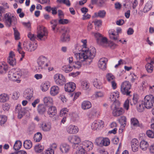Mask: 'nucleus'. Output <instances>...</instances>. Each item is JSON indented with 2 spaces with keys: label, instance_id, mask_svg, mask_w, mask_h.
Wrapping results in <instances>:
<instances>
[{
  "label": "nucleus",
  "instance_id": "obj_28",
  "mask_svg": "<svg viewBox=\"0 0 154 154\" xmlns=\"http://www.w3.org/2000/svg\"><path fill=\"white\" fill-rule=\"evenodd\" d=\"M33 95L32 91L29 89L26 90L24 93L23 97L27 99L30 100L32 97Z\"/></svg>",
  "mask_w": 154,
  "mask_h": 154
},
{
  "label": "nucleus",
  "instance_id": "obj_31",
  "mask_svg": "<svg viewBox=\"0 0 154 154\" xmlns=\"http://www.w3.org/2000/svg\"><path fill=\"white\" fill-rule=\"evenodd\" d=\"M148 143L144 140H142L140 144V149L143 151L146 150L149 147Z\"/></svg>",
  "mask_w": 154,
  "mask_h": 154
},
{
  "label": "nucleus",
  "instance_id": "obj_64",
  "mask_svg": "<svg viewBox=\"0 0 154 154\" xmlns=\"http://www.w3.org/2000/svg\"><path fill=\"white\" fill-rule=\"evenodd\" d=\"M19 97V95L17 92H15L13 93L12 96V98L14 100H17Z\"/></svg>",
  "mask_w": 154,
  "mask_h": 154
},
{
  "label": "nucleus",
  "instance_id": "obj_6",
  "mask_svg": "<svg viewBox=\"0 0 154 154\" xmlns=\"http://www.w3.org/2000/svg\"><path fill=\"white\" fill-rule=\"evenodd\" d=\"M154 103V97L153 95H149L146 96L144 99L143 104L147 109L151 108Z\"/></svg>",
  "mask_w": 154,
  "mask_h": 154
},
{
  "label": "nucleus",
  "instance_id": "obj_39",
  "mask_svg": "<svg viewBox=\"0 0 154 154\" xmlns=\"http://www.w3.org/2000/svg\"><path fill=\"white\" fill-rule=\"evenodd\" d=\"M81 86L83 89L87 90L88 89L89 87V83L87 81H83L81 82Z\"/></svg>",
  "mask_w": 154,
  "mask_h": 154
},
{
  "label": "nucleus",
  "instance_id": "obj_10",
  "mask_svg": "<svg viewBox=\"0 0 154 154\" xmlns=\"http://www.w3.org/2000/svg\"><path fill=\"white\" fill-rule=\"evenodd\" d=\"M53 78L54 82L57 85H62L66 82L65 78L62 74L57 73L54 75Z\"/></svg>",
  "mask_w": 154,
  "mask_h": 154
},
{
  "label": "nucleus",
  "instance_id": "obj_52",
  "mask_svg": "<svg viewBox=\"0 0 154 154\" xmlns=\"http://www.w3.org/2000/svg\"><path fill=\"white\" fill-rule=\"evenodd\" d=\"M14 34L15 39L16 40H19L20 39V34L16 28H13Z\"/></svg>",
  "mask_w": 154,
  "mask_h": 154
},
{
  "label": "nucleus",
  "instance_id": "obj_27",
  "mask_svg": "<svg viewBox=\"0 0 154 154\" xmlns=\"http://www.w3.org/2000/svg\"><path fill=\"white\" fill-rule=\"evenodd\" d=\"M59 88L57 86H53L51 87L50 91V94L52 96H55L59 92Z\"/></svg>",
  "mask_w": 154,
  "mask_h": 154
},
{
  "label": "nucleus",
  "instance_id": "obj_20",
  "mask_svg": "<svg viewBox=\"0 0 154 154\" xmlns=\"http://www.w3.org/2000/svg\"><path fill=\"white\" fill-rule=\"evenodd\" d=\"M40 128L45 132L50 131L51 129V125L50 123L43 122L41 124Z\"/></svg>",
  "mask_w": 154,
  "mask_h": 154
},
{
  "label": "nucleus",
  "instance_id": "obj_29",
  "mask_svg": "<svg viewBox=\"0 0 154 154\" xmlns=\"http://www.w3.org/2000/svg\"><path fill=\"white\" fill-rule=\"evenodd\" d=\"M37 111L39 114H43L46 111L45 106L43 104H39L37 107Z\"/></svg>",
  "mask_w": 154,
  "mask_h": 154
},
{
  "label": "nucleus",
  "instance_id": "obj_5",
  "mask_svg": "<svg viewBox=\"0 0 154 154\" xmlns=\"http://www.w3.org/2000/svg\"><path fill=\"white\" fill-rule=\"evenodd\" d=\"M37 37L41 40L44 41L48 35L46 28L42 25H39L37 27Z\"/></svg>",
  "mask_w": 154,
  "mask_h": 154
},
{
  "label": "nucleus",
  "instance_id": "obj_41",
  "mask_svg": "<svg viewBox=\"0 0 154 154\" xmlns=\"http://www.w3.org/2000/svg\"><path fill=\"white\" fill-rule=\"evenodd\" d=\"M42 135L40 133L38 132L35 134L34 137L35 141L36 142H39L42 139Z\"/></svg>",
  "mask_w": 154,
  "mask_h": 154
},
{
  "label": "nucleus",
  "instance_id": "obj_54",
  "mask_svg": "<svg viewBox=\"0 0 154 154\" xmlns=\"http://www.w3.org/2000/svg\"><path fill=\"white\" fill-rule=\"evenodd\" d=\"M7 117L4 115H0V125H2L5 123L7 121Z\"/></svg>",
  "mask_w": 154,
  "mask_h": 154
},
{
  "label": "nucleus",
  "instance_id": "obj_15",
  "mask_svg": "<svg viewBox=\"0 0 154 154\" xmlns=\"http://www.w3.org/2000/svg\"><path fill=\"white\" fill-rule=\"evenodd\" d=\"M104 122L101 120H98L94 121L92 124V129L95 130L99 129L104 127Z\"/></svg>",
  "mask_w": 154,
  "mask_h": 154
},
{
  "label": "nucleus",
  "instance_id": "obj_45",
  "mask_svg": "<svg viewBox=\"0 0 154 154\" xmlns=\"http://www.w3.org/2000/svg\"><path fill=\"white\" fill-rule=\"evenodd\" d=\"M76 149V150L74 154H85V150L82 148H81V146H77Z\"/></svg>",
  "mask_w": 154,
  "mask_h": 154
},
{
  "label": "nucleus",
  "instance_id": "obj_63",
  "mask_svg": "<svg viewBox=\"0 0 154 154\" xmlns=\"http://www.w3.org/2000/svg\"><path fill=\"white\" fill-rule=\"evenodd\" d=\"M94 23V25L98 27L100 26L102 24V22L100 20H95L92 22Z\"/></svg>",
  "mask_w": 154,
  "mask_h": 154
},
{
  "label": "nucleus",
  "instance_id": "obj_33",
  "mask_svg": "<svg viewBox=\"0 0 154 154\" xmlns=\"http://www.w3.org/2000/svg\"><path fill=\"white\" fill-rule=\"evenodd\" d=\"M70 147L69 146L66 144H61L60 147V151L62 153H66L69 150Z\"/></svg>",
  "mask_w": 154,
  "mask_h": 154
},
{
  "label": "nucleus",
  "instance_id": "obj_3",
  "mask_svg": "<svg viewBox=\"0 0 154 154\" xmlns=\"http://www.w3.org/2000/svg\"><path fill=\"white\" fill-rule=\"evenodd\" d=\"M37 63L38 66L36 70L38 72H40L46 69L50 64L48 58L43 56H41L38 57Z\"/></svg>",
  "mask_w": 154,
  "mask_h": 154
},
{
  "label": "nucleus",
  "instance_id": "obj_17",
  "mask_svg": "<svg viewBox=\"0 0 154 154\" xmlns=\"http://www.w3.org/2000/svg\"><path fill=\"white\" fill-rule=\"evenodd\" d=\"M15 112L18 114V117L21 119L25 113V110L22 108L20 105L18 104L16 107Z\"/></svg>",
  "mask_w": 154,
  "mask_h": 154
},
{
  "label": "nucleus",
  "instance_id": "obj_48",
  "mask_svg": "<svg viewBox=\"0 0 154 154\" xmlns=\"http://www.w3.org/2000/svg\"><path fill=\"white\" fill-rule=\"evenodd\" d=\"M145 67L148 72L151 73L152 72L153 67L151 63H148L145 66Z\"/></svg>",
  "mask_w": 154,
  "mask_h": 154
},
{
  "label": "nucleus",
  "instance_id": "obj_23",
  "mask_svg": "<svg viewBox=\"0 0 154 154\" xmlns=\"http://www.w3.org/2000/svg\"><path fill=\"white\" fill-rule=\"evenodd\" d=\"M139 142L136 139H133L131 141V147L132 151L135 152L138 150L139 147Z\"/></svg>",
  "mask_w": 154,
  "mask_h": 154
},
{
  "label": "nucleus",
  "instance_id": "obj_16",
  "mask_svg": "<svg viewBox=\"0 0 154 154\" xmlns=\"http://www.w3.org/2000/svg\"><path fill=\"white\" fill-rule=\"evenodd\" d=\"M82 146L81 148H82L85 151H90L92 149L93 147V143L88 140L84 141L82 142Z\"/></svg>",
  "mask_w": 154,
  "mask_h": 154
},
{
  "label": "nucleus",
  "instance_id": "obj_21",
  "mask_svg": "<svg viewBox=\"0 0 154 154\" xmlns=\"http://www.w3.org/2000/svg\"><path fill=\"white\" fill-rule=\"evenodd\" d=\"M119 97V92L118 91H116L111 93L109 96V99L110 100L113 102V103H118L117 101V99Z\"/></svg>",
  "mask_w": 154,
  "mask_h": 154
},
{
  "label": "nucleus",
  "instance_id": "obj_4",
  "mask_svg": "<svg viewBox=\"0 0 154 154\" xmlns=\"http://www.w3.org/2000/svg\"><path fill=\"white\" fill-rule=\"evenodd\" d=\"M4 21L6 26L9 27L11 26L12 23L15 25L17 23L16 17L9 13L4 15Z\"/></svg>",
  "mask_w": 154,
  "mask_h": 154
},
{
  "label": "nucleus",
  "instance_id": "obj_50",
  "mask_svg": "<svg viewBox=\"0 0 154 154\" xmlns=\"http://www.w3.org/2000/svg\"><path fill=\"white\" fill-rule=\"evenodd\" d=\"M103 96V94L101 92H96L95 94L92 96V97L93 99H97L98 97H102Z\"/></svg>",
  "mask_w": 154,
  "mask_h": 154
},
{
  "label": "nucleus",
  "instance_id": "obj_12",
  "mask_svg": "<svg viewBox=\"0 0 154 154\" xmlns=\"http://www.w3.org/2000/svg\"><path fill=\"white\" fill-rule=\"evenodd\" d=\"M95 143L97 145L100 146H107L109 145L110 141L107 138L99 137L96 139Z\"/></svg>",
  "mask_w": 154,
  "mask_h": 154
},
{
  "label": "nucleus",
  "instance_id": "obj_14",
  "mask_svg": "<svg viewBox=\"0 0 154 154\" xmlns=\"http://www.w3.org/2000/svg\"><path fill=\"white\" fill-rule=\"evenodd\" d=\"M117 33L116 34L115 32L113 30H109V35L110 39L115 41H117L119 38V34L122 32V29L118 28L116 29Z\"/></svg>",
  "mask_w": 154,
  "mask_h": 154
},
{
  "label": "nucleus",
  "instance_id": "obj_53",
  "mask_svg": "<svg viewBox=\"0 0 154 154\" xmlns=\"http://www.w3.org/2000/svg\"><path fill=\"white\" fill-rule=\"evenodd\" d=\"M119 122L122 125L124 126L126 125V119L125 116H122L119 119Z\"/></svg>",
  "mask_w": 154,
  "mask_h": 154
},
{
  "label": "nucleus",
  "instance_id": "obj_47",
  "mask_svg": "<svg viewBox=\"0 0 154 154\" xmlns=\"http://www.w3.org/2000/svg\"><path fill=\"white\" fill-rule=\"evenodd\" d=\"M152 7V6L150 2H147L144 7L143 10V12L144 13L147 12L150 10Z\"/></svg>",
  "mask_w": 154,
  "mask_h": 154
},
{
  "label": "nucleus",
  "instance_id": "obj_56",
  "mask_svg": "<svg viewBox=\"0 0 154 154\" xmlns=\"http://www.w3.org/2000/svg\"><path fill=\"white\" fill-rule=\"evenodd\" d=\"M146 134L149 138H153L154 137V132L151 130H149L147 131Z\"/></svg>",
  "mask_w": 154,
  "mask_h": 154
},
{
  "label": "nucleus",
  "instance_id": "obj_8",
  "mask_svg": "<svg viewBox=\"0 0 154 154\" xmlns=\"http://www.w3.org/2000/svg\"><path fill=\"white\" fill-rule=\"evenodd\" d=\"M131 87V85L128 81L124 82L121 85V92L124 95H129L130 93L129 90L130 89Z\"/></svg>",
  "mask_w": 154,
  "mask_h": 154
},
{
  "label": "nucleus",
  "instance_id": "obj_34",
  "mask_svg": "<svg viewBox=\"0 0 154 154\" xmlns=\"http://www.w3.org/2000/svg\"><path fill=\"white\" fill-rule=\"evenodd\" d=\"M70 39V37L67 33L63 32L60 37V40L63 42L69 41Z\"/></svg>",
  "mask_w": 154,
  "mask_h": 154
},
{
  "label": "nucleus",
  "instance_id": "obj_43",
  "mask_svg": "<svg viewBox=\"0 0 154 154\" xmlns=\"http://www.w3.org/2000/svg\"><path fill=\"white\" fill-rule=\"evenodd\" d=\"M73 67L70 65H65L62 67V69L66 73H69L72 70Z\"/></svg>",
  "mask_w": 154,
  "mask_h": 154
},
{
  "label": "nucleus",
  "instance_id": "obj_7",
  "mask_svg": "<svg viewBox=\"0 0 154 154\" xmlns=\"http://www.w3.org/2000/svg\"><path fill=\"white\" fill-rule=\"evenodd\" d=\"M94 33L95 37L97 38V44L100 45L105 47L108 41L107 38L103 37L101 34L98 32Z\"/></svg>",
  "mask_w": 154,
  "mask_h": 154
},
{
  "label": "nucleus",
  "instance_id": "obj_38",
  "mask_svg": "<svg viewBox=\"0 0 154 154\" xmlns=\"http://www.w3.org/2000/svg\"><path fill=\"white\" fill-rule=\"evenodd\" d=\"M23 146L26 149H30L32 146V142L29 140H26L23 143Z\"/></svg>",
  "mask_w": 154,
  "mask_h": 154
},
{
  "label": "nucleus",
  "instance_id": "obj_57",
  "mask_svg": "<svg viewBox=\"0 0 154 154\" xmlns=\"http://www.w3.org/2000/svg\"><path fill=\"white\" fill-rule=\"evenodd\" d=\"M50 23L52 25V29L54 31L58 23L57 20H52L51 21Z\"/></svg>",
  "mask_w": 154,
  "mask_h": 154
},
{
  "label": "nucleus",
  "instance_id": "obj_22",
  "mask_svg": "<svg viewBox=\"0 0 154 154\" xmlns=\"http://www.w3.org/2000/svg\"><path fill=\"white\" fill-rule=\"evenodd\" d=\"M107 60L106 58H102L99 60L98 63L99 67L103 70H105L106 68V62Z\"/></svg>",
  "mask_w": 154,
  "mask_h": 154
},
{
  "label": "nucleus",
  "instance_id": "obj_51",
  "mask_svg": "<svg viewBox=\"0 0 154 154\" xmlns=\"http://www.w3.org/2000/svg\"><path fill=\"white\" fill-rule=\"evenodd\" d=\"M137 109L139 112H142L144 110V107L142 102H139L137 106Z\"/></svg>",
  "mask_w": 154,
  "mask_h": 154
},
{
  "label": "nucleus",
  "instance_id": "obj_2",
  "mask_svg": "<svg viewBox=\"0 0 154 154\" xmlns=\"http://www.w3.org/2000/svg\"><path fill=\"white\" fill-rule=\"evenodd\" d=\"M22 75L21 70L19 69H13L8 72V77L9 79L20 83L21 81L20 78Z\"/></svg>",
  "mask_w": 154,
  "mask_h": 154
},
{
  "label": "nucleus",
  "instance_id": "obj_62",
  "mask_svg": "<svg viewBox=\"0 0 154 154\" xmlns=\"http://www.w3.org/2000/svg\"><path fill=\"white\" fill-rule=\"evenodd\" d=\"M129 101L128 99H127L125 101L124 104V108L126 110H128L129 107Z\"/></svg>",
  "mask_w": 154,
  "mask_h": 154
},
{
  "label": "nucleus",
  "instance_id": "obj_61",
  "mask_svg": "<svg viewBox=\"0 0 154 154\" xmlns=\"http://www.w3.org/2000/svg\"><path fill=\"white\" fill-rule=\"evenodd\" d=\"M68 112V110L66 108L63 109L60 112V115L61 116H65L67 113Z\"/></svg>",
  "mask_w": 154,
  "mask_h": 154
},
{
  "label": "nucleus",
  "instance_id": "obj_49",
  "mask_svg": "<svg viewBox=\"0 0 154 154\" xmlns=\"http://www.w3.org/2000/svg\"><path fill=\"white\" fill-rule=\"evenodd\" d=\"M93 85L97 89H100L101 85V83L100 81L97 79H95L93 82Z\"/></svg>",
  "mask_w": 154,
  "mask_h": 154
},
{
  "label": "nucleus",
  "instance_id": "obj_59",
  "mask_svg": "<svg viewBox=\"0 0 154 154\" xmlns=\"http://www.w3.org/2000/svg\"><path fill=\"white\" fill-rule=\"evenodd\" d=\"M8 62L12 66L16 65V61L15 58L8 59Z\"/></svg>",
  "mask_w": 154,
  "mask_h": 154
},
{
  "label": "nucleus",
  "instance_id": "obj_30",
  "mask_svg": "<svg viewBox=\"0 0 154 154\" xmlns=\"http://www.w3.org/2000/svg\"><path fill=\"white\" fill-rule=\"evenodd\" d=\"M56 112V109L54 106H51L48 109V113L51 117H53L55 116Z\"/></svg>",
  "mask_w": 154,
  "mask_h": 154
},
{
  "label": "nucleus",
  "instance_id": "obj_24",
  "mask_svg": "<svg viewBox=\"0 0 154 154\" xmlns=\"http://www.w3.org/2000/svg\"><path fill=\"white\" fill-rule=\"evenodd\" d=\"M8 65L5 62L0 63V73L1 74L5 73L8 69Z\"/></svg>",
  "mask_w": 154,
  "mask_h": 154
},
{
  "label": "nucleus",
  "instance_id": "obj_36",
  "mask_svg": "<svg viewBox=\"0 0 154 154\" xmlns=\"http://www.w3.org/2000/svg\"><path fill=\"white\" fill-rule=\"evenodd\" d=\"M138 120L135 118H132L131 119V127L133 129L137 127L139 123Z\"/></svg>",
  "mask_w": 154,
  "mask_h": 154
},
{
  "label": "nucleus",
  "instance_id": "obj_25",
  "mask_svg": "<svg viewBox=\"0 0 154 154\" xmlns=\"http://www.w3.org/2000/svg\"><path fill=\"white\" fill-rule=\"evenodd\" d=\"M91 103L88 100H85L83 101L81 105L82 109L83 110L88 109L91 107Z\"/></svg>",
  "mask_w": 154,
  "mask_h": 154
},
{
  "label": "nucleus",
  "instance_id": "obj_44",
  "mask_svg": "<svg viewBox=\"0 0 154 154\" xmlns=\"http://www.w3.org/2000/svg\"><path fill=\"white\" fill-rule=\"evenodd\" d=\"M44 149V146L40 144L36 145L34 147V150L36 152H41Z\"/></svg>",
  "mask_w": 154,
  "mask_h": 154
},
{
  "label": "nucleus",
  "instance_id": "obj_11",
  "mask_svg": "<svg viewBox=\"0 0 154 154\" xmlns=\"http://www.w3.org/2000/svg\"><path fill=\"white\" fill-rule=\"evenodd\" d=\"M23 45L24 49L29 51H34L37 47L36 43L33 44L29 41L24 42Z\"/></svg>",
  "mask_w": 154,
  "mask_h": 154
},
{
  "label": "nucleus",
  "instance_id": "obj_18",
  "mask_svg": "<svg viewBox=\"0 0 154 154\" xmlns=\"http://www.w3.org/2000/svg\"><path fill=\"white\" fill-rule=\"evenodd\" d=\"M66 131L69 134H75L78 133L79 129L77 126L71 125L67 127Z\"/></svg>",
  "mask_w": 154,
  "mask_h": 154
},
{
  "label": "nucleus",
  "instance_id": "obj_46",
  "mask_svg": "<svg viewBox=\"0 0 154 154\" xmlns=\"http://www.w3.org/2000/svg\"><path fill=\"white\" fill-rule=\"evenodd\" d=\"M106 77L107 80L109 82L115 80V76L111 73H107L106 75Z\"/></svg>",
  "mask_w": 154,
  "mask_h": 154
},
{
  "label": "nucleus",
  "instance_id": "obj_1",
  "mask_svg": "<svg viewBox=\"0 0 154 154\" xmlns=\"http://www.w3.org/2000/svg\"><path fill=\"white\" fill-rule=\"evenodd\" d=\"M96 53L95 48L92 47L89 49H83V51L78 54L75 53V56L77 59L75 64L78 66H74L75 68H79L82 66V63L84 62L87 64H90L95 56Z\"/></svg>",
  "mask_w": 154,
  "mask_h": 154
},
{
  "label": "nucleus",
  "instance_id": "obj_32",
  "mask_svg": "<svg viewBox=\"0 0 154 154\" xmlns=\"http://www.w3.org/2000/svg\"><path fill=\"white\" fill-rule=\"evenodd\" d=\"M9 99L8 94L3 93L0 95V103H4L7 102Z\"/></svg>",
  "mask_w": 154,
  "mask_h": 154
},
{
  "label": "nucleus",
  "instance_id": "obj_40",
  "mask_svg": "<svg viewBox=\"0 0 154 154\" xmlns=\"http://www.w3.org/2000/svg\"><path fill=\"white\" fill-rule=\"evenodd\" d=\"M22 146V143L20 140L16 141L14 146V149L15 150H18Z\"/></svg>",
  "mask_w": 154,
  "mask_h": 154
},
{
  "label": "nucleus",
  "instance_id": "obj_26",
  "mask_svg": "<svg viewBox=\"0 0 154 154\" xmlns=\"http://www.w3.org/2000/svg\"><path fill=\"white\" fill-rule=\"evenodd\" d=\"M43 101L46 105H51L53 104V99L50 96H46L44 97Z\"/></svg>",
  "mask_w": 154,
  "mask_h": 154
},
{
  "label": "nucleus",
  "instance_id": "obj_13",
  "mask_svg": "<svg viewBox=\"0 0 154 154\" xmlns=\"http://www.w3.org/2000/svg\"><path fill=\"white\" fill-rule=\"evenodd\" d=\"M69 141L72 143H73L72 147L74 148H75V146L77 147L78 146V144L81 142L80 138L76 135H74L69 137L68 138Z\"/></svg>",
  "mask_w": 154,
  "mask_h": 154
},
{
  "label": "nucleus",
  "instance_id": "obj_37",
  "mask_svg": "<svg viewBox=\"0 0 154 154\" xmlns=\"http://www.w3.org/2000/svg\"><path fill=\"white\" fill-rule=\"evenodd\" d=\"M50 86V83L48 82H45L42 83L41 89L43 91H45L48 90Z\"/></svg>",
  "mask_w": 154,
  "mask_h": 154
},
{
  "label": "nucleus",
  "instance_id": "obj_35",
  "mask_svg": "<svg viewBox=\"0 0 154 154\" xmlns=\"http://www.w3.org/2000/svg\"><path fill=\"white\" fill-rule=\"evenodd\" d=\"M106 15V12L104 10H100L94 14V16L95 17H99L100 18H104Z\"/></svg>",
  "mask_w": 154,
  "mask_h": 154
},
{
  "label": "nucleus",
  "instance_id": "obj_42",
  "mask_svg": "<svg viewBox=\"0 0 154 154\" xmlns=\"http://www.w3.org/2000/svg\"><path fill=\"white\" fill-rule=\"evenodd\" d=\"M22 48L21 47V43L20 42H19L18 45L17 51L19 53L21 54L22 57L20 58V60H22L23 58L24 57L25 53L23 51H22Z\"/></svg>",
  "mask_w": 154,
  "mask_h": 154
},
{
  "label": "nucleus",
  "instance_id": "obj_58",
  "mask_svg": "<svg viewBox=\"0 0 154 154\" xmlns=\"http://www.w3.org/2000/svg\"><path fill=\"white\" fill-rule=\"evenodd\" d=\"M117 46V45L114 44L112 42L107 41V44L105 47L109 46L112 49H114Z\"/></svg>",
  "mask_w": 154,
  "mask_h": 154
},
{
  "label": "nucleus",
  "instance_id": "obj_55",
  "mask_svg": "<svg viewBox=\"0 0 154 154\" xmlns=\"http://www.w3.org/2000/svg\"><path fill=\"white\" fill-rule=\"evenodd\" d=\"M40 154H54V151L51 148H49Z\"/></svg>",
  "mask_w": 154,
  "mask_h": 154
},
{
  "label": "nucleus",
  "instance_id": "obj_9",
  "mask_svg": "<svg viewBox=\"0 0 154 154\" xmlns=\"http://www.w3.org/2000/svg\"><path fill=\"white\" fill-rule=\"evenodd\" d=\"M116 104V103H113L111 106L112 114L115 116H119L124 112L123 109L121 108L118 107Z\"/></svg>",
  "mask_w": 154,
  "mask_h": 154
},
{
  "label": "nucleus",
  "instance_id": "obj_60",
  "mask_svg": "<svg viewBox=\"0 0 154 154\" xmlns=\"http://www.w3.org/2000/svg\"><path fill=\"white\" fill-rule=\"evenodd\" d=\"M69 22V20L67 19H63L62 18H60L58 20V23L60 24H66Z\"/></svg>",
  "mask_w": 154,
  "mask_h": 154
},
{
  "label": "nucleus",
  "instance_id": "obj_19",
  "mask_svg": "<svg viewBox=\"0 0 154 154\" xmlns=\"http://www.w3.org/2000/svg\"><path fill=\"white\" fill-rule=\"evenodd\" d=\"M75 84L73 82H69L66 84L65 86V91L67 92H73L75 89Z\"/></svg>",
  "mask_w": 154,
  "mask_h": 154
}]
</instances>
